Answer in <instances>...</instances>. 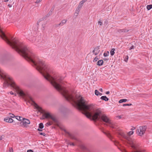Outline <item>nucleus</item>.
Here are the masks:
<instances>
[{
	"label": "nucleus",
	"instance_id": "4d7b16f0",
	"mask_svg": "<svg viewBox=\"0 0 152 152\" xmlns=\"http://www.w3.org/2000/svg\"><path fill=\"white\" fill-rule=\"evenodd\" d=\"M119 117L120 118H121V116H119Z\"/></svg>",
	"mask_w": 152,
	"mask_h": 152
},
{
	"label": "nucleus",
	"instance_id": "a18cd8bd",
	"mask_svg": "<svg viewBox=\"0 0 152 152\" xmlns=\"http://www.w3.org/2000/svg\"><path fill=\"white\" fill-rule=\"evenodd\" d=\"M10 152H11V151H12L13 152V149L12 148H10Z\"/></svg>",
	"mask_w": 152,
	"mask_h": 152
},
{
	"label": "nucleus",
	"instance_id": "a19ab883",
	"mask_svg": "<svg viewBox=\"0 0 152 152\" xmlns=\"http://www.w3.org/2000/svg\"><path fill=\"white\" fill-rule=\"evenodd\" d=\"M103 60H104V61H107V60H109L108 59H107V58H104L103 59Z\"/></svg>",
	"mask_w": 152,
	"mask_h": 152
},
{
	"label": "nucleus",
	"instance_id": "09e8293b",
	"mask_svg": "<svg viewBox=\"0 0 152 152\" xmlns=\"http://www.w3.org/2000/svg\"><path fill=\"white\" fill-rule=\"evenodd\" d=\"M42 19L39 20L38 22L39 23L40 22V21H42Z\"/></svg>",
	"mask_w": 152,
	"mask_h": 152
},
{
	"label": "nucleus",
	"instance_id": "6e6d98bb",
	"mask_svg": "<svg viewBox=\"0 0 152 152\" xmlns=\"http://www.w3.org/2000/svg\"><path fill=\"white\" fill-rule=\"evenodd\" d=\"M102 95V93H99V95L101 96Z\"/></svg>",
	"mask_w": 152,
	"mask_h": 152
},
{
	"label": "nucleus",
	"instance_id": "ddd939ff",
	"mask_svg": "<svg viewBox=\"0 0 152 152\" xmlns=\"http://www.w3.org/2000/svg\"><path fill=\"white\" fill-rule=\"evenodd\" d=\"M103 62L102 60H100L97 61V65L99 66H101L103 65Z\"/></svg>",
	"mask_w": 152,
	"mask_h": 152
},
{
	"label": "nucleus",
	"instance_id": "58836bf2",
	"mask_svg": "<svg viewBox=\"0 0 152 152\" xmlns=\"http://www.w3.org/2000/svg\"><path fill=\"white\" fill-rule=\"evenodd\" d=\"M60 24H56V25L55 27H58L59 26H60Z\"/></svg>",
	"mask_w": 152,
	"mask_h": 152
},
{
	"label": "nucleus",
	"instance_id": "e433bc0d",
	"mask_svg": "<svg viewBox=\"0 0 152 152\" xmlns=\"http://www.w3.org/2000/svg\"><path fill=\"white\" fill-rule=\"evenodd\" d=\"M10 1V3H11L12 2L11 1V0H4V2H7V1Z\"/></svg>",
	"mask_w": 152,
	"mask_h": 152
},
{
	"label": "nucleus",
	"instance_id": "0eeeda50",
	"mask_svg": "<svg viewBox=\"0 0 152 152\" xmlns=\"http://www.w3.org/2000/svg\"><path fill=\"white\" fill-rule=\"evenodd\" d=\"M64 132L68 135L70 137V138L72 140H75L77 141L78 140L77 139V138L73 134L70 133L69 132H67L65 129L64 130Z\"/></svg>",
	"mask_w": 152,
	"mask_h": 152
},
{
	"label": "nucleus",
	"instance_id": "7ed1b4c3",
	"mask_svg": "<svg viewBox=\"0 0 152 152\" xmlns=\"http://www.w3.org/2000/svg\"><path fill=\"white\" fill-rule=\"evenodd\" d=\"M42 113H43L42 116L44 117V118L51 119L56 124L58 123V119L54 115L51 114L50 113L45 110H43Z\"/></svg>",
	"mask_w": 152,
	"mask_h": 152
},
{
	"label": "nucleus",
	"instance_id": "c03bdc74",
	"mask_svg": "<svg viewBox=\"0 0 152 152\" xmlns=\"http://www.w3.org/2000/svg\"><path fill=\"white\" fill-rule=\"evenodd\" d=\"M37 130L38 131H39V132H41V131H42V130L41 129H37Z\"/></svg>",
	"mask_w": 152,
	"mask_h": 152
},
{
	"label": "nucleus",
	"instance_id": "8fccbe9b",
	"mask_svg": "<svg viewBox=\"0 0 152 152\" xmlns=\"http://www.w3.org/2000/svg\"><path fill=\"white\" fill-rule=\"evenodd\" d=\"M110 93V92L109 91H107L106 92V94H109Z\"/></svg>",
	"mask_w": 152,
	"mask_h": 152
},
{
	"label": "nucleus",
	"instance_id": "ea45409f",
	"mask_svg": "<svg viewBox=\"0 0 152 152\" xmlns=\"http://www.w3.org/2000/svg\"><path fill=\"white\" fill-rule=\"evenodd\" d=\"M51 14V13L50 12L47 15V17H48Z\"/></svg>",
	"mask_w": 152,
	"mask_h": 152
},
{
	"label": "nucleus",
	"instance_id": "e2e57ef3",
	"mask_svg": "<svg viewBox=\"0 0 152 152\" xmlns=\"http://www.w3.org/2000/svg\"><path fill=\"white\" fill-rule=\"evenodd\" d=\"M75 15H77V14H75Z\"/></svg>",
	"mask_w": 152,
	"mask_h": 152
},
{
	"label": "nucleus",
	"instance_id": "2eb2a0df",
	"mask_svg": "<svg viewBox=\"0 0 152 152\" xmlns=\"http://www.w3.org/2000/svg\"><path fill=\"white\" fill-rule=\"evenodd\" d=\"M66 110V109L64 107H62L59 108V111L61 113H63Z\"/></svg>",
	"mask_w": 152,
	"mask_h": 152
},
{
	"label": "nucleus",
	"instance_id": "c756f323",
	"mask_svg": "<svg viewBox=\"0 0 152 152\" xmlns=\"http://www.w3.org/2000/svg\"><path fill=\"white\" fill-rule=\"evenodd\" d=\"M39 134L40 135H42L43 136H45V135H46V134L45 133H42V132H39Z\"/></svg>",
	"mask_w": 152,
	"mask_h": 152
},
{
	"label": "nucleus",
	"instance_id": "c9c22d12",
	"mask_svg": "<svg viewBox=\"0 0 152 152\" xmlns=\"http://www.w3.org/2000/svg\"><path fill=\"white\" fill-rule=\"evenodd\" d=\"M42 1V0H37L36 1V3L37 4L38 3Z\"/></svg>",
	"mask_w": 152,
	"mask_h": 152
},
{
	"label": "nucleus",
	"instance_id": "4be33fe9",
	"mask_svg": "<svg viewBox=\"0 0 152 152\" xmlns=\"http://www.w3.org/2000/svg\"><path fill=\"white\" fill-rule=\"evenodd\" d=\"M109 55V52L107 51L106 53H104L103 54V56L104 57H107Z\"/></svg>",
	"mask_w": 152,
	"mask_h": 152
},
{
	"label": "nucleus",
	"instance_id": "6e6552de",
	"mask_svg": "<svg viewBox=\"0 0 152 152\" xmlns=\"http://www.w3.org/2000/svg\"><path fill=\"white\" fill-rule=\"evenodd\" d=\"M4 121L7 122L12 123L13 122V120L10 118L6 117L4 118Z\"/></svg>",
	"mask_w": 152,
	"mask_h": 152
},
{
	"label": "nucleus",
	"instance_id": "20e7f679",
	"mask_svg": "<svg viewBox=\"0 0 152 152\" xmlns=\"http://www.w3.org/2000/svg\"><path fill=\"white\" fill-rule=\"evenodd\" d=\"M147 128V126L146 125L140 126L137 129V133L139 135L142 136L145 133Z\"/></svg>",
	"mask_w": 152,
	"mask_h": 152
},
{
	"label": "nucleus",
	"instance_id": "aec40b11",
	"mask_svg": "<svg viewBox=\"0 0 152 152\" xmlns=\"http://www.w3.org/2000/svg\"><path fill=\"white\" fill-rule=\"evenodd\" d=\"M127 101V99H122L120 100L119 101V103H122L124 102H126Z\"/></svg>",
	"mask_w": 152,
	"mask_h": 152
},
{
	"label": "nucleus",
	"instance_id": "5fc2aeb1",
	"mask_svg": "<svg viewBox=\"0 0 152 152\" xmlns=\"http://www.w3.org/2000/svg\"><path fill=\"white\" fill-rule=\"evenodd\" d=\"M37 24L38 25H39V23L38 22H37Z\"/></svg>",
	"mask_w": 152,
	"mask_h": 152
},
{
	"label": "nucleus",
	"instance_id": "f3484780",
	"mask_svg": "<svg viewBox=\"0 0 152 152\" xmlns=\"http://www.w3.org/2000/svg\"><path fill=\"white\" fill-rule=\"evenodd\" d=\"M15 117L19 121H22L23 119V118L22 117L18 116H16Z\"/></svg>",
	"mask_w": 152,
	"mask_h": 152
},
{
	"label": "nucleus",
	"instance_id": "9b49d317",
	"mask_svg": "<svg viewBox=\"0 0 152 152\" xmlns=\"http://www.w3.org/2000/svg\"><path fill=\"white\" fill-rule=\"evenodd\" d=\"M81 7H80V6H78L77 7L75 12V14H77V15H76V16H77V15L79 14V13L81 10Z\"/></svg>",
	"mask_w": 152,
	"mask_h": 152
},
{
	"label": "nucleus",
	"instance_id": "c85d7f7f",
	"mask_svg": "<svg viewBox=\"0 0 152 152\" xmlns=\"http://www.w3.org/2000/svg\"><path fill=\"white\" fill-rule=\"evenodd\" d=\"M9 115H10V116L12 118H14L15 117V115L11 113H9Z\"/></svg>",
	"mask_w": 152,
	"mask_h": 152
},
{
	"label": "nucleus",
	"instance_id": "49530a36",
	"mask_svg": "<svg viewBox=\"0 0 152 152\" xmlns=\"http://www.w3.org/2000/svg\"><path fill=\"white\" fill-rule=\"evenodd\" d=\"M8 6L9 7H12V5H11V4H9L8 5Z\"/></svg>",
	"mask_w": 152,
	"mask_h": 152
},
{
	"label": "nucleus",
	"instance_id": "603ef678",
	"mask_svg": "<svg viewBox=\"0 0 152 152\" xmlns=\"http://www.w3.org/2000/svg\"><path fill=\"white\" fill-rule=\"evenodd\" d=\"M59 24H61L60 26H62L63 24L62 23H61V22Z\"/></svg>",
	"mask_w": 152,
	"mask_h": 152
},
{
	"label": "nucleus",
	"instance_id": "4468645a",
	"mask_svg": "<svg viewBox=\"0 0 152 152\" xmlns=\"http://www.w3.org/2000/svg\"><path fill=\"white\" fill-rule=\"evenodd\" d=\"M100 99L102 100H104L105 101H107L109 100V99L106 96H101L100 98Z\"/></svg>",
	"mask_w": 152,
	"mask_h": 152
},
{
	"label": "nucleus",
	"instance_id": "680f3d73",
	"mask_svg": "<svg viewBox=\"0 0 152 152\" xmlns=\"http://www.w3.org/2000/svg\"><path fill=\"white\" fill-rule=\"evenodd\" d=\"M34 39L35 40V37H34Z\"/></svg>",
	"mask_w": 152,
	"mask_h": 152
},
{
	"label": "nucleus",
	"instance_id": "9d476101",
	"mask_svg": "<svg viewBox=\"0 0 152 152\" xmlns=\"http://www.w3.org/2000/svg\"><path fill=\"white\" fill-rule=\"evenodd\" d=\"M99 46H96L94 48V49L95 51L94 54L95 55H97L99 52L100 50H99Z\"/></svg>",
	"mask_w": 152,
	"mask_h": 152
},
{
	"label": "nucleus",
	"instance_id": "052dcab7",
	"mask_svg": "<svg viewBox=\"0 0 152 152\" xmlns=\"http://www.w3.org/2000/svg\"><path fill=\"white\" fill-rule=\"evenodd\" d=\"M124 152H127L126 151H124Z\"/></svg>",
	"mask_w": 152,
	"mask_h": 152
},
{
	"label": "nucleus",
	"instance_id": "37998d69",
	"mask_svg": "<svg viewBox=\"0 0 152 152\" xmlns=\"http://www.w3.org/2000/svg\"><path fill=\"white\" fill-rule=\"evenodd\" d=\"M135 129V127H132V128L131 129V130H134V129Z\"/></svg>",
	"mask_w": 152,
	"mask_h": 152
},
{
	"label": "nucleus",
	"instance_id": "b1692460",
	"mask_svg": "<svg viewBox=\"0 0 152 152\" xmlns=\"http://www.w3.org/2000/svg\"><path fill=\"white\" fill-rule=\"evenodd\" d=\"M95 94L96 96H98L99 94V92L97 90L95 91Z\"/></svg>",
	"mask_w": 152,
	"mask_h": 152
},
{
	"label": "nucleus",
	"instance_id": "412c9836",
	"mask_svg": "<svg viewBox=\"0 0 152 152\" xmlns=\"http://www.w3.org/2000/svg\"><path fill=\"white\" fill-rule=\"evenodd\" d=\"M39 127L40 129H42L44 127V126L43 123H41L40 124H39Z\"/></svg>",
	"mask_w": 152,
	"mask_h": 152
},
{
	"label": "nucleus",
	"instance_id": "393cba45",
	"mask_svg": "<svg viewBox=\"0 0 152 152\" xmlns=\"http://www.w3.org/2000/svg\"><path fill=\"white\" fill-rule=\"evenodd\" d=\"M84 3V2L83 1H82L80 2L79 6H80V7H81L83 6Z\"/></svg>",
	"mask_w": 152,
	"mask_h": 152
},
{
	"label": "nucleus",
	"instance_id": "cd10ccee",
	"mask_svg": "<svg viewBox=\"0 0 152 152\" xmlns=\"http://www.w3.org/2000/svg\"><path fill=\"white\" fill-rule=\"evenodd\" d=\"M99 59V58L97 57V56H96L93 60V61L94 62L97 61Z\"/></svg>",
	"mask_w": 152,
	"mask_h": 152
},
{
	"label": "nucleus",
	"instance_id": "2f4dec72",
	"mask_svg": "<svg viewBox=\"0 0 152 152\" xmlns=\"http://www.w3.org/2000/svg\"><path fill=\"white\" fill-rule=\"evenodd\" d=\"M69 144L70 145H72L74 146L75 145V144L73 142H70L69 143Z\"/></svg>",
	"mask_w": 152,
	"mask_h": 152
},
{
	"label": "nucleus",
	"instance_id": "864d4df0",
	"mask_svg": "<svg viewBox=\"0 0 152 152\" xmlns=\"http://www.w3.org/2000/svg\"><path fill=\"white\" fill-rule=\"evenodd\" d=\"M87 0H83V1L84 3L86 2Z\"/></svg>",
	"mask_w": 152,
	"mask_h": 152
},
{
	"label": "nucleus",
	"instance_id": "473e14b6",
	"mask_svg": "<svg viewBox=\"0 0 152 152\" xmlns=\"http://www.w3.org/2000/svg\"><path fill=\"white\" fill-rule=\"evenodd\" d=\"M98 23L100 26L102 25V23L101 21L99 20Z\"/></svg>",
	"mask_w": 152,
	"mask_h": 152
},
{
	"label": "nucleus",
	"instance_id": "a211bd4d",
	"mask_svg": "<svg viewBox=\"0 0 152 152\" xmlns=\"http://www.w3.org/2000/svg\"><path fill=\"white\" fill-rule=\"evenodd\" d=\"M115 50V49L114 48H112L111 50L110 51V55L112 56H113L115 53V52H114V51Z\"/></svg>",
	"mask_w": 152,
	"mask_h": 152
},
{
	"label": "nucleus",
	"instance_id": "5701e85b",
	"mask_svg": "<svg viewBox=\"0 0 152 152\" xmlns=\"http://www.w3.org/2000/svg\"><path fill=\"white\" fill-rule=\"evenodd\" d=\"M129 58V56H128L127 55L125 56V57L124 59V61L127 62L128 59Z\"/></svg>",
	"mask_w": 152,
	"mask_h": 152
},
{
	"label": "nucleus",
	"instance_id": "4c0bfd02",
	"mask_svg": "<svg viewBox=\"0 0 152 152\" xmlns=\"http://www.w3.org/2000/svg\"><path fill=\"white\" fill-rule=\"evenodd\" d=\"M27 152H33V151L32 150H27Z\"/></svg>",
	"mask_w": 152,
	"mask_h": 152
},
{
	"label": "nucleus",
	"instance_id": "423d86ee",
	"mask_svg": "<svg viewBox=\"0 0 152 152\" xmlns=\"http://www.w3.org/2000/svg\"><path fill=\"white\" fill-rule=\"evenodd\" d=\"M30 123V121L28 119L23 118L20 123H22V124H21V125L23 124L25 127H27Z\"/></svg>",
	"mask_w": 152,
	"mask_h": 152
},
{
	"label": "nucleus",
	"instance_id": "13d9d810",
	"mask_svg": "<svg viewBox=\"0 0 152 152\" xmlns=\"http://www.w3.org/2000/svg\"><path fill=\"white\" fill-rule=\"evenodd\" d=\"M2 140L1 137H0V140Z\"/></svg>",
	"mask_w": 152,
	"mask_h": 152
},
{
	"label": "nucleus",
	"instance_id": "3c124183",
	"mask_svg": "<svg viewBox=\"0 0 152 152\" xmlns=\"http://www.w3.org/2000/svg\"><path fill=\"white\" fill-rule=\"evenodd\" d=\"M95 50H94V49L92 51V53H94H94H95Z\"/></svg>",
	"mask_w": 152,
	"mask_h": 152
},
{
	"label": "nucleus",
	"instance_id": "f03ea898",
	"mask_svg": "<svg viewBox=\"0 0 152 152\" xmlns=\"http://www.w3.org/2000/svg\"><path fill=\"white\" fill-rule=\"evenodd\" d=\"M5 81L3 84L4 87H6L9 86L13 88L19 95L23 98L28 99L33 102L32 98L26 93L21 90L15 83L12 78L8 76L4 75L1 76Z\"/></svg>",
	"mask_w": 152,
	"mask_h": 152
},
{
	"label": "nucleus",
	"instance_id": "39448f33",
	"mask_svg": "<svg viewBox=\"0 0 152 152\" xmlns=\"http://www.w3.org/2000/svg\"><path fill=\"white\" fill-rule=\"evenodd\" d=\"M80 147L82 150L85 151L86 152H92L91 149L83 144L80 145Z\"/></svg>",
	"mask_w": 152,
	"mask_h": 152
},
{
	"label": "nucleus",
	"instance_id": "6ab92c4d",
	"mask_svg": "<svg viewBox=\"0 0 152 152\" xmlns=\"http://www.w3.org/2000/svg\"><path fill=\"white\" fill-rule=\"evenodd\" d=\"M146 8L148 10H150L152 8V4L147 5L146 6Z\"/></svg>",
	"mask_w": 152,
	"mask_h": 152
},
{
	"label": "nucleus",
	"instance_id": "bb28decb",
	"mask_svg": "<svg viewBox=\"0 0 152 152\" xmlns=\"http://www.w3.org/2000/svg\"><path fill=\"white\" fill-rule=\"evenodd\" d=\"M67 21V20H63L61 21V23H62L63 25L66 23Z\"/></svg>",
	"mask_w": 152,
	"mask_h": 152
},
{
	"label": "nucleus",
	"instance_id": "de8ad7c7",
	"mask_svg": "<svg viewBox=\"0 0 152 152\" xmlns=\"http://www.w3.org/2000/svg\"><path fill=\"white\" fill-rule=\"evenodd\" d=\"M10 93L11 95H13L14 94V93L12 91H10Z\"/></svg>",
	"mask_w": 152,
	"mask_h": 152
},
{
	"label": "nucleus",
	"instance_id": "bf43d9fd",
	"mask_svg": "<svg viewBox=\"0 0 152 152\" xmlns=\"http://www.w3.org/2000/svg\"><path fill=\"white\" fill-rule=\"evenodd\" d=\"M30 40V41H33L34 40Z\"/></svg>",
	"mask_w": 152,
	"mask_h": 152
},
{
	"label": "nucleus",
	"instance_id": "72a5a7b5",
	"mask_svg": "<svg viewBox=\"0 0 152 152\" xmlns=\"http://www.w3.org/2000/svg\"><path fill=\"white\" fill-rule=\"evenodd\" d=\"M46 124L48 126H50L52 124V123L51 122H47Z\"/></svg>",
	"mask_w": 152,
	"mask_h": 152
},
{
	"label": "nucleus",
	"instance_id": "f8f14e48",
	"mask_svg": "<svg viewBox=\"0 0 152 152\" xmlns=\"http://www.w3.org/2000/svg\"><path fill=\"white\" fill-rule=\"evenodd\" d=\"M130 45L131 46H130V45H129L128 47L130 50L133 49L136 47V44L135 43H134V45H132L131 43H130Z\"/></svg>",
	"mask_w": 152,
	"mask_h": 152
},
{
	"label": "nucleus",
	"instance_id": "a878e982",
	"mask_svg": "<svg viewBox=\"0 0 152 152\" xmlns=\"http://www.w3.org/2000/svg\"><path fill=\"white\" fill-rule=\"evenodd\" d=\"M132 104H124L123 105V106H130L132 105Z\"/></svg>",
	"mask_w": 152,
	"mask_h": 152
},
{
	"label": "nucleus",
	"instance_id": "f257e3e1",
	"mask_svg": "<svg viewBox=\"0 0 152 152\" xmlns=\"http://www.w3.org/2000/svg\"><path fill=\"white\" fill-rule=\"evenodd\" d=\"M71 102L88 118H90L92 117L94 120L104 122L105 123L104 125L115 129L113 131L118 137L123 138L129 142L133 152H145L138 149L134 142L130 138V136L133 134L134 131L129 132L127 135L125 134L119 129L115 127L110 120L105 115L103 114L100 110L98 109H94L92 104H88L87 102L80 95L77 94L74 95L71 94Z\"/></svg>",
	"mask_w": 152,
	"mask_h": 152
},
{
	"label": "nucleus",
	"instance_id": "dca6fc26",
	"mask_svg": "<svg viewBox=\"0 0 152 152\" xmlns=\"http://www.w3.org/2000/svg\"><path fill=\"white\" fill-rule=\"evenodd\" d=\"M104 133L111 140L113 138L112 137L109 133Z\"/></svg>",
	"mask_w": 152,
	"mask_h": 152
},
{
	"label": "nucleus",
	"instance_id": "1a4fd4ad",
	"mask_svg": "<svg viewBox=\"0 0 152 152\" xmlns=\"http://www.w3.org/2000/svg\"><path fill=\"white\" fill-rule=\"evenodd\" d=\"M129 31V30L126 29H119L118 30V32L120 33H121L127 32Z\"/></svg>",
	"mask_w": 152,
	"mask_h": 152
},
{
	"label": "nucleus",
	"instance_id": "f704fd0d",
	"mask_svg": "<svg viewBox=\"0 0 152 152\" xmlns=\"http://www.w3.org/2000/svg\"><path fill=\"white\" fill-rule=\"evenodd\" d=\"M54 8L53 7L50 10V12L51 13H52V12L53 11L54 9Z\"/></svg>",
	"mask_w": 152,
	"mask_h": 152
},
{
	"label": "nucleus",
	"instance_id": "79ce46f5",
	"mask_svg": "<svg viewBox=\"0 0 152 152\" xmlns=\"http://www.w3.org/2000/svg\"><path fill=\"white\" fill-rule=\"evenodd\" d=\"M99 91L101 92H103V90L102 88H100L99 89Z\"/></svg>",
	"mask_w": 152,
	"mask_h": 152
},
{
	"label": "nucleus",
	"instance_id": "7c9ffc66",
	"mask_svg": "<svg viewBox=\"0 0 152 152\" xmlns=\"http://www.w3.org/2000/svg\"><path fill=\"white\" fill-rule=\"evenodd\" d=\"M104 24L105 25H107L108 24V20H106V19L104 21Z\"/></svg>",
	"mask_w": 152,
	"mask_h": 152
}]
</instances>
